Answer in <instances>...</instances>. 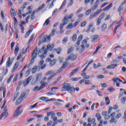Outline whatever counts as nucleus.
<instances>
[{
	"label": "nucleus",
	"instance_id": "8",
	"mask_svg": "<svg viewBox=\"0 0 126 126\" xmlns=\"http://www.w3.org/2000/svg\"><path fill=\"white\" fill-rule=\"evenodd\" d=\"M100 2V0H96L95 2L94 3V5L92 6L91 7V10L92 11H94L95 9L98 7V5H99V3Z\"/></svg>",
	"mask_w": 126,
	"mask_h": 126
},
{
	"label": "nucleus",
	"instance_id": "1",
	"mask_svg": "<svg viewBox=\"0 0 126 126\" xmlns=\"http://www.w3.org/2000/svg\"><path fill=\"white\" fill-rule=\"evenodd\" d=\"M62 91H67L69 93H71V91H75V88L71 87L70 84L65 83L62 87Z\"/></svg>",
	"mask_w": 126,
	"mask_h": 126
},
{
	"label": "nucleus",
	"instance_id": "12",
	"mask_svg": "<svg viewBox=\"0 0 126 126\" xmlns=\"http://www.w3.org/2000/svg\"><path fill=\"white\" fill-rule=\"evenodd\" d=\"M44 60H41L38 63V66H40L41 69H44V68L46 66V64H44Z\"/></svg>",
	"mask_w": 126,
	"mask_h": 126
},
{
	"label": "nucleus",
	"instance_id": "52",
	"mask_svg": "<svg viewBox=\"0 0 126 126\" xmlns=\"http://www.w3.org/2000/svg\"><path fill=\"white\" fill-rule=\"evenodd\" d=\"M38 103L36 102L35 104L30 106V108L31 109H34V108H36V107H37V105H38Z\"/></svg>",
	"mask_w": 126,
	"mask_h": 126
},
{
	"label": "nucleus",
	"instance_id": "50",
	"mask_svg": "<svg viewBox=\"0 0 126 126\" xmlns=\"http://www.w3.org/2000/svg\"><path fill=\"white\" fill-rule=\"evenodd\" d=\"M67 40H68V38L67 37L64 38L63 40V44L64 45L66 44V43L67 41Z\"/></svg>",
	"mask_w": 126,
	"mask_h": 126
},
{
	"label": "nucleus",
	"instance_id": "40",
	"mask_svg": "<svg viewBox=\"0 0 126 126\" xmlns=\"http://www.w3.org/2000/svg\"><path fill=\"white\" fill-rule=\"evenodd\" d=\"M65 4H66V0H64L61 6L59 8V10L62 9V8H63V6H65Z\"/></svg>",
	"mask_w": 126,
	"mask_h": 126
},
{
	"label": "nucleus",
	"instance_id": "11",
	"mask_svg": "<svg viewBox=\"0 0 126 126\" xmlns=\"http://www.w3.org/2000/svg\"><path fill=\"white\" fill-rule=\"evenodd\" d=\"M66 66H67V63L64 62L63 64V66H62L61 68L59 69V70H57V73H60L62 72V71H63V69L65 68Z\"/></svg>",
	"mask_w": 126,
	"mask_h": 126
},
{
	"label": "nucleus",
	"instance_id": "15",
	"mask_svg": "<svg viewBox=\"0 0 126 126\" xmlns=\"http://www.w3.org/2000/svg\"><path fill=\"white\" fill-rule=\"evenodd\" d=\"M58 71H57L56 72H55L52 70H50V71H48L47 72H46L45 74V76H48V75H50L51 74V75H54V74H55V75H57V74H58Z\"/></svg>",
	"mask_w": 126,
	"mask_h": 126
},
{
	"label": "nucleus",
	"instance_id": "7",
	"mask_svg": "<svg viewBox=\"0 0 126 126\" xmlns=\"http://www.w3.org/2000/svg\"><path fill=\"white\" fill-rule=\"evenodd\" d=\"M76 58H77V55H74L73 54H71L68 57H67L66 61H69L70 60L73 62L75 61V60H76Z\"/></svg>",
	"mask_w": 126,
	"mask_h": 126
},
{
	"label": "nucleus",
	"instance_id": "19",
	"mask_svg": "<svg viewBox=\"0 0 126 126\" xmlns=\"http://www.w3.org/2000/svg\"><path fill=\"white\" fill-rule=\"evenodd\" d=\"M41 77H42V73H39L35 76L34 79L36 80L37 82H40Z\"/></svg>",
	"mask_w": 126,
	"mask_h": 126
},
{
	"label": "nucleus",
	"instance_id": "53",
	"mask_svg": "<svg viewBox=\"0 0 126 126\" xmlns=\"http://www.w3.org/2000/svg\"><path fill=\"white\" fill-rule=\"evenodd\" d=\"M85 85H90V84H92V82L90 80L86 81L85 82Z\"/></svg>",
	"mask_w": 126,
	"mask_h": 126
},
{
	"label": "nucleus",
	"instance_id": "38",
	"mask_svg": "<svg viewBox=\"0 0 126 126\" xmlns=\"http://www.w3.org/2000/svg\"><path fill=\"white\" fill-rule=\"evenodd\" d=\"M19 94H20L19 92H17L15 94V95H14V99L13 100V101H15V100L17 99V97L19 96Z\"/></svg>",
	"mask_w": 126,
	"mask_h": 126
},
{
	"label": "nucleus",
	"instance_id": "57",
	"mask_svg": "<svg viewBox=\"0 0 126 126\" xmlns=\"http://www.w3.org/2000/svg\"><path fill=\"white\" fill-rule=\"evenodd\" d=\"M34 61H35V58H32L30 63L29 65L27 67H29V66H30V64H32L33 63H34Z\"/></svg>",
	"mask_w": 126,
	"mask_h": 126
},
{
	"label": "nucleus",
	"instance_id": "35",
	"mask_svg": "<svg viewBox=\"0 0 126 126\" xmlns=\"http://www.w3.org/2000/svg\"><path fill=\"white\" fill-rule=\"evenodd\" d=\"M45 7V3L42 4V5L38 7V8L36 10V12H39L40 10L43 9Z\"/></svg>",
	"mask_w": 126,
	"mask_h": 126
},
{
	"label": "nucleus",
	"instance_id": "48",
	"mask_svg": "<svg viewBox=\"0 0 126 126\" xmlns=\"http://www.w3.org/2000/svg\"><path fill=\"white\" fill-rule=\"evenodd\" d=\"M55 76H56V74H53V75H51L47 79V81H50Z\"/></svg>",
	"mask_w": 126,
	"mask_h": 126
},
{
	"label": "nucleus",
	"instance_id": "25",
	"mask_svg": "<svg viewBox=\"0 0 126 126\" xmlns=\"http://www.w3.org/2000/svg\"><path fill=\"white\" fill-rule=\"evenodd\" d=\"M41 90V89H40V87H38V86H35L34 89L32 90L33 92H38V91H40Z\"/></svg>",
	"mask_w": 126,
	"mask_h": 126
},
{
	"label": "nucleus",
	"instance_id": "3",
	"mask_svg": "<svg viewBox=\"0 0 126 126\" xmlns=\"http://www.w3.org/2000/svg\"><path fill=\"white\" fill-rule=\"evenodd\" d=\"M21 106H19L15 110V113H14L13 117L16 118L17 117H19L22 114V111L20 110L21 109Z\"/></svg>",
	"mask_w": 126,
	"mask_h": 126
},
{
	"label": "nucleus",
	"instance_id": "30",
	"mask_svg": "<svg viewBox=\"0 0 126 126\" xmlns=\"http://www.w3.org/2000/svg\"><path fill=\"white\" fill-rule=\"evenodd\" d=\"M102 32H104L106 29H107V24H103L101 28Z\"/></svg>",
	"mask_w": 126,
	"mask_h": 126
},
{
	"label": "nucleus",
	"instance_id": "56",
	"mask_svg": "<svg viewBox=\"0 0 126 126\" xmlns=\"http://www.w3.org/2000/svg\"><path fill=\"white\" fill-rule=\"evenodd\" d=\"M121 117H122L121 113H118L117 114H116L115 118L117 120H119V119H120V118H121Z\"/></svg>",
	"mask_w": 126,
	"mask_h": 126
},
{
	"label": "nucleus",
	"instance_id": "10",
	"mask_svg": "<svg viewBox=\"0 0 126 126\" xmlns=\"http://www.w3.org/2000/svg\"><path fill=\"white\" fill-rule=\"evenodd\" d=\"M13 60H14V59L12 58L10 60V57H9L8 58V60L6 62V67H9V66H10V65H11V64H12Z\"/></svg>",
	"mask_w": 126,
	"mask_h": 126
},
{
	"label": "nucleus",
	"instance_id": "43",
	"mask_svg": "<svg viewBox=\"0 0 126 126\" xmlns=\"http://www.w3.org/2000/svg\"><path fill=\"white\" fill-rule=\"evenodd\" d=\"M77 38V35H76V34H74L73 35V36L72 37V40L73 42H75V41H76V39Z\"/></svg>",
	"mask_w": 126,
	"mask_h": 126
},
{
	"label": "nucleus",
	"instance_id": "58",
	"mask_svg": "<svg viewBox=\"0 0 126 126\" xmlns=\"http://www.w3.org/2000/svg\"><path fill=\"white\" fill-rule=\"evenodd\" d=\"M91 9H90L88 10H87L85 12V15H89V14H90V13H91Z\"/></svg>",
	"mask_w": 126,
	"mask_h": 126
},
{
	"label": "nucleus",
	"instance_id": "28",
	"mask_svg": "<svg viewBox=\"0 0 126 126\" xmlns=\"http://www.w3.org/2000/svg\"><path fill=\"white\" fill-rule=\"evenodd\" d=\"M54 44H52L51 45H48L47 46V50H49V51H52V50L53 49H54Z\"/></svg>",
	"mask_w": 126,
	"mask_h": 126
},
{
	"label": "nucleus",
	"instance_id": "45",
	"mask_svg": "<svg viewBox=\"0 0 126 126\" xmlns=\"http://www.w3.org/2000/svg\"><path fill=\"white\" fill-rule=\"evenodd\" d=\"M40 100H42V101H45V102H49V100H48V97L42 96L40 97Z\"/></svg>",
	"mask_w": 126,
	"mask_h": 126
},
{
	"label": "nucleus",
	"instance_id": "44",
	"mask_svg": "<svg viewBox=\"0 0 126 126\" xmlns=\"http://www.w3.org/2000/svg\"><path fill=\"white\" fill-rule=\"evenodd\" d=\"M123 9H124V6H123V5H121L119 6V7H118V12H121V11H122V10H123Z\"/></svg>",
	"mask_w": 126,
	"mask_h": 126
},
{
	"label": "nucleus",
	"instance_id": "47",
	"mask_svg": "<svg viewBox=\"0 0 126 126\" xmlns=\"http://www.w3.org/2000/svg\"><path fill=\"white\" fill-rule=\"evenodd\" d=\"M108 91H109V92H114V91H115V88H113V87H110L108 89Z\"/></svg>",
	"mask_w": 126,
	"mask_h": 126
},
{
	"label": "nucleus",
	"instance_id": "26",
	"mask_svg": "<svg viewBox=\"0 0 126 126\" xmlns=\"http://www.w3.org/2000/svg\"><path fill=\"white\" fill-rule=\"evenodd\" d=\"M23 100V98H22L20 96L19 98L17 100L16 105H19V104H21L22 101Z\"/></svg>",
	"mask_w": 126,
	"mask_h": 126
},
{
	"label": "nucleus",
	"instance_id": "34",
	"mask_svg": "<svg viewBox=\"0 0 126 126\" xmlns=\"http://www.w3.org/2000/svg\"><path fill=\"white\" fill-rule=\"evenodd\" d=\"M47 117H50V116H51V117H52L53 116H55V112L50 111V112H47Z\"/></svg>",
	"mask_w": 126,
	"mask_h": 126
},
{
	"label": "nucleus",
	"instance_id": "63",
	"mask_svg": "<svg viewBox=\"0 0 126 126\" xmlns=\"http://www.w3.org/2000/svg\"><path fill=\"white\" fill-rule=\"evenodd\" d=\"M116 66H118V64H112L111 65H110V67L111 68L114 69L115 67H116Z\"/></svg>",
	"mask_w": 126,
	"mask_h": 126
},
{
	"label": "nucleus",
	"instance_id": "33",
	"mask_svg": "<svg viewBox=\"0 0 126 126\" xmlns=\"http://www.w3.org/2000/svg\"><path fill=\"white\" fill-rule=\"evenodd\" d=\"M51 119H52L54 123H57V121H58V117H56V115L54 114V116H51Z\"/></svg>",
	"mask_w": 126,
	"mask_h": 126
},
{
	"label": "nucleus",
	"instance_id": "54",
	"mask_svg": "<svg viewBox=\"0 0 126 126\" xmlns=\"http://www.w3.org/2000/svg\"><path fill=\"white\" fill-rule=\"evenodd\" d=\"M13 77H14V75H12L7 80V83H10V81H11V80L12 79V78H13Z\"/></svg>",
	"mask_w": 126,
	"mask_h": 126
},
{
	"label": "nucleus",
	"instance_id": "18",
	"mask_svg": "<svg viewBox=\"0 0 126 126\" xmlns=\"http://www.w3.org/2000/svg\"><path fill=\"white\" fill-rule=\"evenodd\" d=\"M40 84L41 86L39 87L40 89H44V88H45V87H46V82L44 80H42L40 81Z\"/></svg>",
	"mask_w": 126,
	"mask_h": 126
},
{
	"label": "nucleus",
	"instance_id": "32",
	"mask_svg": "<svg viewBox=\"0 0 126 126\" xmlns=\"http://www.w3.org/2000/svg\"><path fill=\"white\" fill-rule=\"evenodd\" d=\"M35 13H36V11H33L32 12V13L31 14V18L32 20H34V19H35V16H34V15H35Z\"/></svg>",
	"mask_w": 126,
	"mask_h": 126
},
{
	"label": "nucleus",
	"instance_id": "4",
	"mask_svg": "<svg viewBox=\"0 0 126 126\" xmlns=\"http://www.w3.org/2000/svg\"><path fill=\"white\" fill-rule=\"evenodd\" d=\"M105 17V13H102L97 18V21H96V26H99L102 22V19Z\"/></svg>",
	"mask_w": 126,
	"mask_h": 126
},
{
	"label": "nucleus",
	"instance_id": "62",
	"mask_svg": "<svg viewBox=\"0 0 126 126\" xmlns=\"http://www.w3.org/2000/svg\"><path fill=\"white\" fill-rule=\"evenodd\" d=\"M73 51V48H72V47H71L69 49H68L67 54H70V53H71V52H72Z\"/></svg>",
	"mask_w": 126,
	"mask_h": 126
},
{
	"label": "nucleus",
	"instance_id": "23",
	"mask_svg": "<svg viewBox=\"0 0 126 126\" xmlns=\"http://www.w3.org/2000/svg\"><path fill=\"white\" fill-rule=\"evenodd\" d=\"M92 38V42H95L98 38H99V35H93L91 37Z\"/></svg>",
	"mask_w": 126,
	"mask_h": 126
},
{
	"label": "nucleus",
	"instance_id": "49",
	"mask_svg": "<svg viewBox=\"0 0 126 126\" xmlns=\"http://www.w3.org/2000/svg\"><path fill=\"white\" fill-rule=\"evenodd\" d=\"M110 123H111V124H113V123H114V124H117V123L118 122V121H117V120H115L114 118H112L110 120Z\"/></svg>",
	"mask_w": 126,
	"mask_h": 126
},
{
	"label": "nucleus",
	"instance_id": "42",
	"mask_svg": "<svg viewBox=\"0 0 126 126\" xmlns=\"http://www.w3.org/2000/svg\"><path fill=\"white\" fill-rule=\"evenodd\" d=\"M50 19H51V18H49L45 21V23L43 24V26L48 25V24H49V23H50Z\"/></svg>",
	"mask_w": 126,
	"mask_h": 126
},
{
	"label": "nucleus",
	"instance_id": "22",
	"mask_svg": "<svg viewBox=\"0 0 126 126\" xmlns=\"http://www.w3.org/2000/svg\"><path fill=\"white\" fill-rule=\"evenodd\" d=\"M83 38V35H80L78 38V41L76 42V45H77L78 46H79V45L80 44V42H81V41L82 40V38Z\"/></svg>",
	"mask_w": 126,
	"mask_h": 126
},
{
	"label": "nucleus",
	"instance_id": "41",
	"mask_svg": "<svg viewBox=\"0 0 126 126\" xmlns=\"http://www.w3.org/2000/svg\"><path fill=\"white\" fill-rule=\"evenodd\" d=\"M10 13L13 16H15L16 15V13L15 12V11L14 10V9H11L10 10Z\"/></svg>",
	"mask_w": 126,
	"mask_h": 126
},
{
	"label": "nucleus",
	"instance_id": "24",
	"mask_svg": "<svg viewBox=\"0 0 126 126\" xmlns=\"http://www.w3.org/2000/svg\"><path fill=\"white\" fill-rule=\"evenodd\" d=\"M63 22L65 25H66V24L68 23V19L67 18V16H66L64 17L63 20Z\"/></svg>",
	"mask_w": 126,
	"mask_h": 126
},
{
	"label": "nucleus",
	"instance_id": "14",
	"mask_svg": "<svg viewBox=\"0 0 126 126\" xmlns=\"http://www.w3.org/2000/svg\"><path fill=\"white\" fill-rule=\"evenodd\" d=\"M42 41L43 42H50V41H51V37L49 35L48 36L44 35L42 38Z\"/></svg>",
	"mask_w": 126,
	"mask_h": 126
},
{
	"label": "nucleus",
	"instance_id": "37",
	"mask_svg": "<svg viewBox=\"0 0 126 126\" xmlns=\"http://www.w3.org/2000/svg\"><path fill=\"white\" fill-rule=\"evenodd\" d=\"M96 118L97 119V121L99 122V121H101L102 119V117L101 116V115L99 113L96 114L95 115Z\"/></svg>",
	"mask_w": 126,
	"mask_h": 126
},
{
	"label": "nucleus",
	"instance_id": "61",
	"mask_svg": "<svg viewBox=\"0 0 126 126\" xmlns=\"http://www.w3.org/2000/svg\"><path fill=\"white\" fill-rule=\"evenodd\" d=\"M119 80H120V78H116V77L114 78V79H113V81H114V82H115V83H118V81H119Z\"/></svg>",
	"mask_w": 126,
	"mask_h": 126
},
{
	"label": "nucleus",
	"instance_id": "51",
	"mask_svg": "<svg viewBox=\"0 0 126 126\" xmlns=\"http://www.w3.org/2000/svg\"><path fill=\"white\" fill-rule=\"evenodd\" d=\"M56 61L55 60H54L53 61H52L50 63V66H53V65H55V64H56Z\"/></svg>",
	"mask_w": 126,
	"mask_h": 126
},
{
	"label": "nucleus",
	"instance_id": "13",
	"mask_svg": "<svg viewBox=\"0 0 126 126\" xmlns=\"http://www.w3.org/2000/svg\"><path fill=\"white\" fill-rule=\"evenodd\" d=\"M38 52V49H37V48H36L32 52V58H33V59H36L37 58V56H38V55H39V54H37Z\"/></svg>",
	"mask_w": 126,
	"mask_h": 126
},
{
	"label": "nucleus",
	"instance_id": "59",
	"mask_svg": "<svg viewBox=\"0 0 126 126\" xmlns=\"http://www.w3.org/2000/svg\"><path fill=\"white\" fill-rule=\"evenodd\" d=\"M83 10V8L82 7L80 8L76 12V14H78L79 13H80L81 11Z\"/></svg>",
	"mask_w": 126,
	"mask_h": 126
},
{
	"label": "nucleus",
	"instance_id": "55",
	"mask_svg": "<svg viewBox=\"0 0 126 126\" xmlns=\"http://www.w3.org/2000/svg\"><path fill=\"white\" fill-rule=\"evenodd\" d=\"M81 47L82 48L81 49L80 52H81V53H83V52H84V50H85V46H84V45H82Z\"/></svg>",
	"mask_w": 126,
	"mask_h": 126
},
{
	"label": "nucleus",
	"instance_id": "31",
	"mask_svg": "<svg viewBox=\"0 0 126 126\" xmlns=\"http://www.w3.org/2000/svg\"><path fill=\"white\" fill-rule=\"evenodd\" d=\"M27 96V94H26V92H23L21 94V97L22 99H23L24 98H26Z\"/></svg>",
	"mask_w": 126,
	"mask_h": 126
},
{
	"label": "nucleus",
	"instance_id": "46",
	"mask_svg": "<svg viewBox=\"0 0 126 126\" xmlns=\"http://www.w3.org/2000/svg\"><path fill=\"white\" fill-rule=\"evenodd\" d=\"M105 102L106 103V105H109L110 104V99L109 98V97H106L105 98Z\"/></svg>",
	"mask_w": 126,
	"mask_h": 126
},
{
	"label": "nucleus",
	"instance_id": "29",
	"mask_svg": "<svg viewBox=\"0 0 126 126\" xmlns=\"http://www.w3.org/2000/svg\"><path fill=\"white\" fill-rule=\"evenodd\" d=\"M78 71V69L76 68L74 70H72V71L70 74V76H73L75 73H76Z\"/></svg>",
	"mask_w": 126,
	"mask_h": 126
},
{
	"label": "nucleus",
	"instance_id": "21",
	"mask_svg": "<svg viewBox=\"0 0 126 126\" xmlns=\"http://www.w3.org/2000/svg\"><path fill=\"white\" fill-rule=\"evenodd\" d=\"M112 6H113V3H111L109 4L106 7H104V8H103L102 10L103 11H106V10H109V9H110L111 8V7H112Z\"/></svg>",
	"mask_w": 126,
	"mask_h": 126
},
{
	"label": "nucleus",
	"instance_id": "20",
	"mask_svg": "<svg viewBox=\"0 0 126 126\" xmlns=\"http://www.w3.org/2000/svg\"><path fill=\"white\" fill-rule=\"evenodd\" d=\"M18 52H19V43L17 44L15 48L14 54L15 56H17V54H18Z\"/></svg>",
	"mask_w": 126,
	"mask_h": 126
},
{
	"label": "nucleus",
	"instance_id": "16",
	"mask_svg": "<svg viewBox=\"0 0 126 126\" xmlns=\"http://www.w3.org/2000/svg\"><path fill=\"white\" fill-rule=\"evenodd\" d=\"M41 67H40V66H34L32 69V73H35L36 70L39 71Z\"/></svg>",
	"mask_w": 126,
	"mask_h": 126
},
{
	"label": "nucleus",
	"instance_id": "27",
	"mask_svg": "<svg viewBox=\"0 0 126 126\" xmlns=\"http://www.w3.org/2000/svg\"><path fill=\"white\" fill-rule=\"evenodd\" d=\"M55 32H57V29H53L50 33V35H48L50 36V37H53V36H55Z\"/></svg>",
	"mask_w": 126,
	"mask_h": 126
},
{
	"label": "nucleus",
	"instance_id": "9",
	"mask_svg": "<svg viewBox=\"0 0 126 126\" xmlns=\"http://www.w3.org/2000/svg\"><path fill=\"white\" fill-rule=\"evenodd\" d=\"M102 11V10L99 9L97 11H96L94 14H91L90 15V19H92L94 17H96L99 13H100Z\"/></svg>",
	"mask_w": 126,
	"mask_h": 126
},
{
	"label": "nucleus",
	"instance_id": "6",
	"mask_svg": "<svg viewBox=\"0 0 126 126\" xmlns=\"http://www.w3.org/2000/svg\"><path fill=\"white\" fill-rule=\"evenodd\" d=\"M32 80V76L29 77L27 79L23 81V85L24 87H26L28 84L30 83V81Z\"/></svg>",
	"mask_w": 126,
	"mask_h": 126
},
{
	"label": "nucleus",
	"instance_id": "36",
	"mask_svg": "<svg viewBox=\"0 0 126 126\" xmlns=\"http://www.w3.org/2000/svg\"><path fill=\"white\" fill-rule=\"evenodd\" d=\"M18 65H19V62H17L15 64V65L12 69V70H13L12 72H13V71H14V70H16V68H17V67H18Z\"/></svg>",
	"mask_w": 126,
	"mask_h": 126
},
{
	"label": "nucleus",
	"instance_id": "2",
	"mask_svg": "<svg viewBox=\"0 0 126 126\" xmlns=\"http://www.w3.org/2000/svg\"><path fill=\"white\" fill-rule=\"evenodd\" d=\"M3 117H4V119H6L8 117V109L6 107L4 109L3 113L0 115V121L2 119Z\"/></svg>",
	"mask_w": 126,
	"mask_h": 126
},
{
	"label": "nucleus",
	"instance_id": "60",
	"mask_svg": "<svg viewBox=\"0 0 126 126\" xmlns=\"http://www.w3.org/2000/svg\"><path fill=\"white\" fill-rule=\"evenodd\" d=\"M1 17L3 20H4V19H5V18L4 17V15L3 14V10L1 11Z\"/></svg>",
	"mask_w": 126,
	"mask_h": 126
},
{
	"label": "nucleus",
	"instance_id": "17",
	"mask_svg": "<svg viewBox=\"0 0 126 126\" xmlns=\"http://www.w3.org/2000/svg\"><path fill=\"white\" fill-rule=\"evenodd\" d=\"M24 8H25V6L21 7L19 10L18 15L19 17H20V18L22 17V12H23V10H24Z\"/></svg>",
	"mask_w": 126,
	"mask_h": 126
},
{
	"label": "nucleus",
	"instance_id": "39",
	"mask_svg": "<svg viewBox=\"0 0 126 126\" xmlns=\"http://www.w3.org/2000/svg\"><path fill=\"white\" fill-rule=\"evenodd\" d=\"M38 82H37L35 79H33L32 80L31 82V85H36L37 83H38Z\"/></svg>",
	"mask_w": 126,
	"mask_h": 126
},
{
	"label": "nucleus",
	"instance_id": "64",
	"mask_svg": "<svg viewBox=\"0 0 126 126\" xmlns=\"http://www.w3.org/2000/svg\"><path fill=\"white\" fill-rule=\"evenodd\" d=\"M52 124H53V121H49L47 124V126H52Z\"/></svg>",
	"mask_w": 126,
	"mask_h": 126
},
{
	"label": "nucleus",
	"instance_id": "5",
	"mask_svg": "<svg viewBox=\"0 0 126 126\" xmlns=\"http://www.w3.org/2000/svg\"><path fill=\"white\" fill-rule=\"evenodd\" d=\"M78 24H79V21H77L73 24H72V23H70L68 25L66 28H67V29H72V28H74L76 27V26L77 25H78Z\"/></svg>",
	"mask_w": 126,
	"mask_h": 126
}]
</instances>
